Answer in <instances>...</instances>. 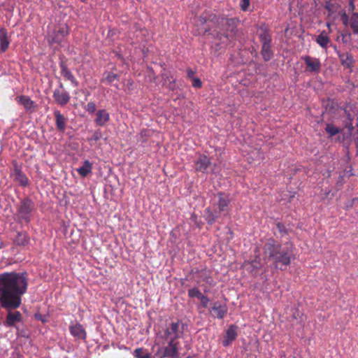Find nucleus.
Masks as SVG:
<instances>
[{"label":"nucleus","mask_w":358,"mask_h":358,"mask_svg":"<svg viewBox=\"0 0 358 358\" xmlns=\"http://www.w3.org/2000/svg\"><path fill=\"white\" fill-rule=\"evenodd\" d=\"M197 34H205L209 33L220 40L224 36L228 39L232 36L228 32L234 34L236 26L234 19H228L215 14L203 13L196 20Z\"/></svg>","instance_id":"f257e3e1"},{"label":"nucleus","mask_w":358,"mask_h":358,"mask_svg":"<svg viewBox=\"0 0 358 358\" xmlns=\"http://www.w3.org/2000/svg\"><path fill=\"white\" fill-rule=\"evenodd\" d=\"M229 197L224 192H219L214 196L213 210L210 208L205 209V218L208 224H213L221 213L227 215L229 212Z\"/></svg>","instance_id":"f03ea898"},{"label":"nucleus","mask_w":358,"mask_h":358,"mask_svg":"<svg viewBox=\"0 0 358 358\" xmlns=\"http://www.w3.org/2000/svg\"><path fill=\"white\" fill-rule=\"evenodd\" d=\"M294 259L293 246L291 244L287 243L285 247L280 248L278 254L273 260V263L275 268L283 271Z\"/></svg>","instance_id":"7ed1b4c3"},{"label":"nucleus","mask_w":358,"mask_h":358,"mask_svg":"<svg viewBox=\"0 0 358 358\" xmlns=\"http://www.w3.org/2000/svg\"><path fill=\"white\" fill-rule=\"evenodd\" d=\"M282 245L273 238H269L263 246V259L268 262L274 259Z\"/></svg>","instance_id":"20e7f679"},{"label":"nucleus","mask_w":358,"mask_h":358,"mask_svg":"<svg viewBox=\"0 0 358 358\" xmlns=\"http://www.w3.org/2000/svg\"><path fill=\"white\" fill-rule=\"evenodd\" d=\"M34 203L28 197L23 199L17 208V212L20 218L26 222L30 221V216L34 210Z\"/></svg>","instance_id":"39448f33"},{"label":"nucleus","mask_w":358,"mask_h":358,"mask_svg":"<svg viewBox=\"0 0 358 358\" xmlns=\"http://www.w3.org/2000/svg\"><path fill=\"white\" fill-rule=\"evenodd\" d=\"M168 344L161 350H163L161 358H180V343L177 341L168 340Z\"/></svg>","instance_id":"423d86ee"},{"label":"nucleus","mask_w":358,"mask_h":358,"mask_svg":"<svg viewBox=\"0 0 358 358\" xmlns=\"http://www.w3.org/2000/svg\"><path fill=\"white\" fill-rule=\"evenodd\" d=\"M52 97L55 101L60 106H66L71 99L69 93L64 90L62 83L59 84V88L54 90Z\"/></svg>","instance_id":"0eeeda50"},{"label":"nucleus","mask_w":358,"mask_h":358,"mask_svg":"<svg viewBox=\"0 0 358 358\" xmlns=\"http://www.w3.org/2000/svg\"><path fill=\"white\" fill-rule=\"evenodd\" d=\"M306 64V71L312 73H318L321 70V62L318 58L313 57L309 55L301 57Z\"/></svg>","instance_id":"6e6552de"},{"label":"nucleus","mask_w":358,"mask_h":358,"mask_svg":"<svg viewBox=\"0 0 358 358\" xmlns=\"http://www.w3.org/2000/svg\"><path fill=\"white\" fill-rule=\"evenodd\" d=\"M180 323L179 321L172 322L164 331L165 339L177 341L180 334Z\"/></svg>","instance_id":"1a4fd4ad"},{"label":"nucleus","mask_w":358,"mask_h":358,"mask_svg":"<svg viewBox=\"0 0 358 358\" xmlns=\"http://www.w3.org/2000/svg\"><path fill=\"white\" fill-rule=\"evenodd\" d=\"M341 17L343 24L345 25L349 24L353 34H358V13H353L350 18L348 15L344 13Z\"/></svg>","instance_id":"9d476101"},{"label":"nucleus","mask_w":358,"mask_h":358,"mask_svg":"<svg viewBox=\"0 0 358 358\" xmlns=\"http://www.w3.org/2000/svg\"><path fill=\"white\" fill-rule=\"evenodd\" d=\"M68 34L69 30L67 27H62L59 30L52 33L49 38V43L51 44H60Z\"/></svg>","instance_id":"9b49d317"},{"label":"nucleus","mask_w":358,"mask_h":358,"mask_svg":"<svg viewBox=\"0 0 358 358\" xmlns=\"http://www.w3.org/2000/svg\"><path fill=\"white\" fill-rule=\"evenodd\" d=\"M210 312L212 313V315L214 317H216L218 319H223L228 312V308L225 303H221L219 301H215L213 303Z\"/></svg>","instance_id":"f8f14e48"},{"label":"nucleus","mask_w":358,"mask_h":358,"mask_svg":"<svg viewBox=\"0 0 358 358\" xmlns=\"http://www.w3.org/2000/svg\"><path fill=\"white\" fill-rule=\"evenodd\" d=\"M337 55L340 59L341 64L345 69L352 70L355 63L352 55L349 52H341L340 51H337Z\"/></svg>","instance_id":"ddd939ff"},{"label":"nucleus","mask_w":358,"mask_h":358,"mask_svg":"<svg viewBox=\"0 0 358 358\" xmlns=\"http://www.w3.org/2000/svg\"><path fill=\"white\" fill-rule=\"evenodd\" d=\"M59 68L61 70V75L64 78V79L70 81L73 86L77 87L78 85V82L72 73L71 71L69 69L66 62L62 61L59 63Z\"/></svg>","instance_id":"4468645a"},{"label":"nucleus","mask_w":358,"mask_h":358,"mask_svg":"<svg viewBox=\"0 0 358 358\" xmlns=\"http://www.w3.org/2000/svg\"><path fill=\"white\" fill-rule=\"evenodd\" d=\"M22 315L20 311H8L3 324L8 327H15L18 322H22Z\"/></svg>","instance_id":"2eb2a0df"},{"label":"nucleus","mask_w":358,"mask_h":358,"mask_svg":"<svg viewBox=\"0 0 358 358\" xmlns=\"http://www.w3.org/2000/svg\"><path fill=\"white\" fill-rule=\"evenodd\" d=\"M54 116L57 131L62 133L64 132L66 128L67 118L59 110L54 111Z\"/></svg>","instance_id":"dca6fc26"},{"label":"nucleus","mask_w":358,"mask_h":358,"mask_svg":"<svg viewBox=\"0 0 358 358\" xmlns=\"http://www.w3.org/2000/svg\"><path fill=\"white\" fill-rule=\"evenodd\" d=\"M71 334L80 340H85L87 338V333L84 327L80 324H76L69 327Z\"/></svg>","instance_id":"f3484780"},{"label":"nucleus","mask_w":358,"mask_h":358,"mask_svg":"<svg viewBox=\"0 0 358 358\" xmlns=\"http://www.w3.org/2000/svg\"><path fill=\"white\" fill-rule=\"evenodd\" d=\"M13 241L17 246L25 247L30 243V237L25 231H18Z\"/></svg>","instance_id":"a211bd4d"},{"label":"nucleus","mask_w":358,"mask_h":358,"mask_svg":"<svg viewBox=\"0 0 358 358\" xmlns=\"http://www.w3.org/2000/svg\"><path fill=\"white\" fill-rule=\"evenodd\" d=\"M237 327L235 325H230L227 330L222 344L224 347L229 345L237 337Z\"/></svg>","instance_id":"6ab92c4d"},{"label":"nucleus","mask_w":358,"mask_h":358,"mask_svg":"<svg viewBox=\"0 0 358 358\" xmlns=\"http://www.w3.org/2000/svg\"><path fill=\"white\" fill-rule=\"evenodd\" d=\"M210 164L209 158L206 155H200L195 162V169L196 171L204 173Z\"/></svg>","instance_id":"aec40b11"},{"label":"nucleus","mask_w":358,"mask_h":358,"mask_svg":"<svg viewBox=\"0 0 358 358\" xmlns=\"http://www.w3.org/2000/svg\"><path fill=\"white\" fill-rule=\"evenodd\" d=\"M10 45L8 31L6 28L0 29V52H4L7 50Z\"/></svg>","instance_id":"412c9836"},{"label":"nucleus","mask_w":358,"mask_h":358,"mask_svg":"<svg viewBox=\"0 0 358 358\" xmlns=\"http://www.w3.org/2000/svg\"><path fill=\"white\" fill-rule=\"evenodd\" d=\"M110 120L109 113L104 109L99 110L96 113L94 122L98 126H104Z\"/></svg>","instance_id":"4be33fe9"},{"label":"nucleus","mask_w":358,"mask_h":358,"mask_svg":"<svg viewBox=\"0 0 358 358\" xmlns=\"http://www.w3.org/2000/svg\"><path fill=\"white\" fill-rule=\"evenodd\" d=\"M16 101L22 105L27 110H30L35 107V103L28 96L21 95L15 98Z\"/></svg>","instance_id":"5701e85b"},{"label":"nucleus","mask_w":358,"mask_h":358,"mask_svg":"<svg viewBox=\"0 0 358 358\" xmlns=\"http://www.w3.org/2000/svg\"><path fill=\"white\" fill-rule=\"evenodd\" d=\"M316 43L322 48L327 49L331 42L326 31H322L315 38Z\"/></svg>","instance_id":"b1692460"},{"label":"nucleus","mask_w":358,"mask_h":358,"mask_svg":"<svg viewBox=\"0 0 358 358\" xmlns=\"http://www.w3.org/2000/svg\"><path fill=\"white\" fill-rule=\"evenodd\" d=\"M259 37L262 45L271 44L272 38L269 30L266 27H261L259 31Z\"/></svg>","instance_id":"393cba45"},{"label":"nucleus","mask_w":358,"mask_h":358,"mask_svg":"<svg viewBox=\"0 0 358 358\" xmlns=\"http://www.w3.org/2000/svg\"><path fill=\"white\" fill-rule=\"evenodd\" d=\"M13 175L15 181L17 182L20 185L25 187L28 185V178L20 169L15 168Z\"/></svg>","instance_id":"a878e982"},{"label":"nucleus","mask_w":358,"mask_h":358,"mask_svg":"<svg viewBox=\"0 0 358 358\" xmlns=\"http://www.w3.org/2000/svg\"><path fill=\"white\" fill-rule=\"evenodd\" d=\"M92 164L89 160H85L80 168L77 169V172L82 177H86L92 172Z\"/></svg>","instance_id":"bb28decb"},{"label":"nucleus","mask_w":358,"mask_h":358,"mask_svg":"<svg viewBox=\"0 0 358 358\" xmlns=\"http://www.w3.org/2000/svg\"><path fill=\"white\" fill-rule=\"evenodd\" d=\"M261 55L265 62H268L271 59L273 56V51L271 50V44L262 45L261 50Z\"/></svg>","instance_id":"cd10ccee"},{"label":"nucleus","mask_w":358,"mask_h":358,"mask_svg":"<svg viewBox=\"0 0 358 358\" xmlns=\"http://www.w3.org/2000/svg\"><path fill=\"white\" fill-rule=\"evenodd\" d=\"M199 276L200 278V280H198V282H206V283L209 284L210 285H212L213 284V280L210 275L209 271L207 270H201L199 273Z\"/></svg>","instance_id":"c85d7f7f"},{"label":"nucleus","mask_w":358,"mask_h":358,"mask_svg":"<svg viewBox=\"0 0 358 358\" xmlns=\"http://www.w3.org/2000/svg\"><path fill=\"white\" fill-rule=\"evenodd\" d=\"M119 76L112 72H106L103 74V78L101 80V83H106V84H111L115 80H118Z\"/></svg>","instance_id":"c756f323"},{"label":"nucleus","mask_w":358,"mask_h":358,"mask_svg":"<svg viewBox=\"0 0 358 358\" xmlns=\"http://www.w3.org/2000/svg\"><path fill=\"white\" fill-rule=\"evenodd\" d=\"M136 358H150V354L143 348H136L133 353Z\"/></svg>","instance_id":"7c9ffc66"},{"label":"nucleus","mask_w":358,"mask_h":358,"mask_svg":"<svg viewBox=\"0 0 358 358\" xmlns=\"http://www.w3.org/2000/svg\"><path fill=\"white\" fill-rule=\"evenodd\" d=\"M325 131L331 136L339 133V129L334 125L330 124L327 125Z\"/></svg>","instance_id":"2f4dec72"},{"label":"nucleus","mask_w":358,"mask_h":358,"mask_svg":"<svg viewBox=\"0 0 358 358\" xmlns=\"http://www.w3.org/2000/svg\"><path fill=\"white\" fill-rule=\"evenodd\" d=\"M251 155H252L251 157L255 161L259 162L261 159H263V154L259 149H255L251 152Z\"/></svg>","instance_id":"473e14b6"},{"label":"nucleus","mask_w":358,"mask_h":358,"mask_svg":"<svg viewBox=\"0 0 358 358\" xmlns=\"http://www.w3.org/2000/svg\"><path fill=\"white\" fill-rule=\"evenodd\" d=\"M188 295L189 297H196L200 299L203 294L197 288L194 287L188 290Z\"/></svg>","instance_id":"72a5a7b5"},{"label":"nucleus","mask_w":358,"mask_h":358,"mask_svg":"<svg viewBox=\"0 0 358 358\" xmlns=\"http://www.w3.org/2000/svg\"><path fill=\"white\" fill-rule=\"evenodd\" d=\"M86 110L90 113H94L96 110V105L94 102H89L86 107Z\"/></svg>","instance_id":"f704fd0d"},{"label":"nucleus","mask_w":358,"mask_h":358,"mask_svg":"<svg viewBox=\"0 0 358 358\" xmlns=\"http://www.w3.org/2000/svg\"><path fill=\"white\" fill-rule=\"evenodd\" d=\"M276 227H277V229H278L279 233L282 236H283L284 234H287V229H286L285 227L284 226V224H282L280 222H278V223L276 224Z\"/></svg>","instance_id":"c9c22d12"},{"label":"nucleus","mask_w":358,"mask_h":358,"mask_svg":"<svg viewBox=\"0 0 358 358\" xmlns=\"http://www.w3.org/2000/svg\"><path fill=\"white\" fill-rule=\"evenodd\" d=\"M192 86L196 88H201L202 87L201 80L199 78H193Z\"/></svg>","instance_id":"e433bc0d"},{"label":"nucleus","mask_w":358,"mask_h":358,"mask_svg":"<svg viewBox=\"0 0 358 358\" xmlns=\"http://www.w3.org/2000/svg\"><path fill=\"white\" fill-rule=\"evenodd\" d=\"M200 299H201V305L203 308H207L209 301H210L209 299L206 296L202 295V296L200 297Z\"/></svg>","instance_id":"4c0bfd02"},{"label":"nucleus","mask_w":358,"mask_h":358,"mask_svg":"<svg viewBox=\"0 0 358 358\" xmlns=\"http://www.w3.org/2000/svg\"><path fill=\"white\" fill-rule=\"evenodd\" d=\"M250 6V0H241V7L243 10H247Z\"/></svg>","instance_id":"58836bf2"},{"label":"nucleus","mask_w":358,"mask_h":358,"mask_svg":"<svg viewBox=\"0 0 358 358\" xmlns=\"http://www.w3.org/2000/svg\"><path fill=\"white\" fill-rule=\"evenodd\" d=\"M187 77H188L189 78H190V79H192V80L193 78H194V74H195V71H193V70H192V69H188L187 70Z\"/></svg>","instance_id":"ea45409f"},{"label":"nucleus","mask_w":358,"mask_h":358,"mask_svg":"<svg viewBox=\"0 0 358 358\" xmlns=\"http://www.w3.org/2000/svg\"><path fill=\"white\" fill-rule=\"evenodd\" d=\"M301 315L302 313H301L298 310H296L295 313H294L292 315V317L296 320L298 318H300Z\"/></svg>","instance_id":"a19ab883"},{"label":"nucleus","mask_w":358,"mask_h":358,"mask_svg":"<svg viewBox=\"0 0 358 358\" xmlns=\"http://www.w3.org/2000/svg\"><path fill=\"white\" fill-rule=\"evenodd\" d=\"M355 144L356 146V154L358 155V140L356 138L355 139Z\"/></svg>","instance_id":"79ce46f5"},{"label":"nucleus","mask_w":358,"mask_h":358,"mask_svg":"<svg viewBox=\"0 0 358 358\" xmlns=\"http://www.w3.org/2000/svg\"><path fill=\"white\" fill-rule=\"evenodd\" d=\"M93 138L95 140V141H98L99 139V136L96 134H94V136H93Z\"/></svg>","instance_id":"37998d69"},{"label":"nucleus","mask_w":358,"mask_h":358,"mask_svg":"<svg viewBox=\"0 0 358 358\" xmlns=\"http://www.w3.org/2000/svg\"><path fill=\"white\" fill-rule=\"evenodd\" d=\"M354 8H355L354 3L352 2H350L349 9H351L352 10H353Z\"/></svg>","instance_id":"c03bdc74"},{"label":"nucleus","mask_w":358,"mask_h":358,"mask_svg":"<svg viewBox=\"0 0 358 358\" xmlns=\"http://www.w3.org/2000/svg\"><path fill=\"white\" fill-rule=\"evenodd\" d=\"M127 82V85H129V86H131V87L132 86V85H133V81H132V80H128Z\"/></svg>","instance_id":"a18cd8bd"},{"label":"nucleus","mask_w":358,"mask_h":358,"mask_svg":"<svg viewBox=\"0 0 358 358\" xmlns=\"http://www.w3.org/2000/svg\"><path fill=\"white\" fill-rule=\"evenodd\" d=\"M327 27L330 29V27H331V24L329 23V22H327Z\"/></svg>","instance_id":"49530a36"},{"label":"nucleus","mask_w":358,"mask_h":358,"mask_svg":"<svg viewBox=\"0 0 358 358\" xmlns=\"http://www.w3.org/2000/svg\"><path fill=\"white\" fill-rule=\"evenodd\" d=\"M345 36L343 35V42H345Z\"/></svg>","instance_id":"de8ad7c7"},{"label":"nucleus","mask_w":358,"mask_h":358,"mask_svg":"<svg viewBox=\"0 0 358 358\" xmlns=\"http://www.w3.org/2000/svg\"><path fill=\"white\" fill-rule=\"evenodd\" d=\"M345 36L343 35V42H345Z\"/></svg>","instance_id":"09e8293b"},{"label":"nucleus","mask_w":358,"mask_h":358,"mask_svg":"<svg viewBox=\"0 0 358 358\" xmlns=\"http://www.w3.org/2000/svg\"><path fill=\"white\" fill-rule=\"evenodd\" d=\"M83 2H85L87 0H80Z\"/></svg>","instance_id":"8fccbe9b"}]
</instances>
